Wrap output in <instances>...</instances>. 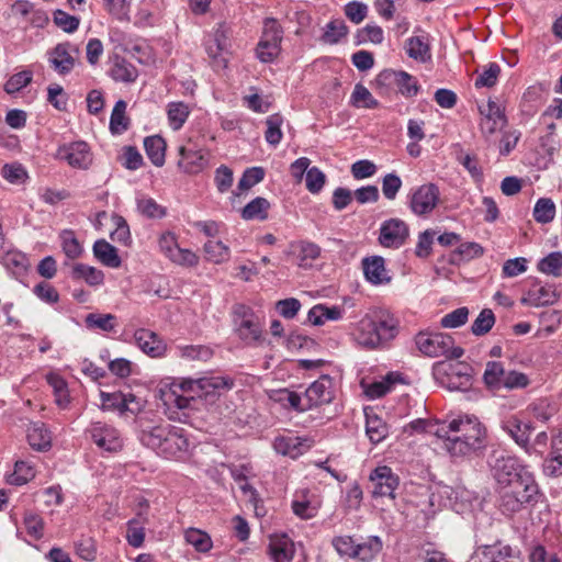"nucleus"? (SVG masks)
Returning <instances> with one entry per match:
<instances>
[{
	"label": "nucleus",
	"mask_w": 562,
	"mask_h": 562,
	"mask_svg": "<svg viewBox=\"0 0 562 562\" xmlns=\"http://www.w3.org/2000/svg\"><path fill=\"white\" fill-rule=\"evenodd\" d=\"M436 436L443 440L442 448L453 457L469 456L486 443V429L475 416H458L443 423Z\"/></svg>",
	"instance_id": "1"
},
{
	"label": "nucleus",
	"mask_w": 562,
	"mask_h": 562,
	"mask_svg": "<svg viewBox=\"0 0 562 562\" xmlns=\"http://www.w3.org/2000/svg\"><path fill=\"white\" fill-rule=\"evenodd\" d=\"M398 334V321L386 311H375L362 317L355 334L357 342L366 349H383Z\"/></svg>",
	"instance_id": "2"
},
{
	"label": "nucleus",
	"mask_w": 562,
	"mask_h": 562,
	"mask_svg": "<svg viewBox=\"0 0 562 562\" xmlns=\"http://www.w3.org/2000/svg\"><path fill=\"white\" fill-rule=\"evenodd\" d=\"M539 486L531 474H522L499 487V509L512 516L528 505L537 503Z\"/></svg>",
	"instance_id": "3"
},
{
	"label": "nucleus",
	"mask_w": 562,
	"mask_h": 562,
	"mask_svg": "<svg viewBox=\"0 0 562 562\" xmlns=\"http://www.w3.org/2000/svg\"><path fill=\"white\" fill-rule=\"evenodd\" d=\"M415 344L418 350L427 357H445L446 359H459L464 350L454 346V339L443 333H424L420 331L415 337Z\"/></svg>",
	"instance_id": "4"
},
{
	"label": "nucleus",
	"mask_w": 562,
	"mask_h": 562,
	"mask_svg": "<svg viewBox=\"0 0 562 562\" xmlns=\"http://www.w3.org/2000/svg\"><path fill=\"white\" fill-rule=\"evenodd\" d=\"M472 367L467 362L438 361L432 367L434 376L451 391H467L472 385Z\"/></svg>",
	"instance_id": "5"
},
{
	"label": "nucleus",
	"mask_w": 562,
	"mask_h": 562,
	"mask_svg": "<svg viewBox=\"0 0 562 562\" xmlns=\"http://www.w3.org/2000/svg\"><path fill=\"white\" fill-rule=\"evenodd\" d=\"M282 33L281 26L274 19L265 20L262 35L257 45V56L262 63H270L278 56Z\"/></svg>",
	"instance_id": "6"
},
{
	"label": "nucleus",
	"mask_w": 562,
	"mask_h": 562,
	"mask_svg": "<svg viewBox=\"0 0 562 562\" xmlns=\"http://www.w3.org/2000/svg\"><path fill=\"white\" fill-rule=\"evenodd\" d=\"M303 395L306 411L329 404L335 397L334 380L329 375H322L305 390Z\"/></svg>",
	"instance_id": "7"
},
{
	"label": "nucleus",
	"mask_w": 562,
	"mask_h": 562,
	"mask_svg": "<svg viewBox=\"0 0 562 562\" xmlns=\"http://www.w3.org/2000/svg\"><path fill=\"white\" fill-rule=\"evenodd\" d=\"M92 441L103 451L117 452L123 448V440L116 428L113 426L95 422L87 429Z\"/></svg>",
	"instance_id": "8"
},
{
	"label": "nucleus",
	"mask_w": 562,
	"mask_h": 562,
	"mask_svg": "<svg viewBox=\"0 0 562 562\" xmlns=\"http://www.w3.org/2000/svg\"><path fill=\"white\" fill-rule=\"evenodd\" d=\"M158 244L160 251L173 263L184 267H194L199 262V258L193 251L179 247L176 235L170 232L164 233Z\"/></svg>",
	"instance_id": "9"
},
{
	"label": "nucleus",
	"mask_w": 562,
	"mask_h": 562,
	"mask_svg": "<svg viewBox=\"0 0 562 562\" xmlns=\"http://www.w3.org/2000/svg\"><path fill=\"white\" fill-rule=\"evenodd\" d=\"M472 562H521L520 551L509 544L496 542L480 547L475 551Z\"/></svg>",
	"instance_id": "10"
},
{
	"label": "nucleus",
	"mask_w": 562,
	"mask_h": 562,
	"mask_svg": "<svg viewBox=\"0 0 562 562\" xmlns=\"http://www.w3.org/2000/svg\"><path fill=\"white\" fill-rule=\"evenodd\" d=\"M407 224L400 218L384 221L380 227L379 243L386 248H400L408 238Z\"/></svg>",
	"instance_id": "11"
},
{
	"label": "nucleus",
	"mask_w": 562,
	"mask_h": 562,
	"mask_svg": "<svg viewBox=\"0 0 562 562\" xmlns=\"http://www.w3.org/2000/svg\"><path fill=\"white\" fill-rule=\"evenodd\" d=\"M373 497L394 498V492L398 486V476L386 465L375 468L370 474Z\"/></svg>",
	"instance_id": "12"
},
{
	"label": "nucleus",
	"mask_w": 562,
	"mask_h": 562,
	"mask_svg": "<svg viewBox=\"0 0 562 562\" xmlns=\"http://www.w3.org/2000/svg\"><path fill=\"white\" fill-rule=\"evenodd\" d=\"M234 386V380L223 375H210L200 378L198 397L206 404L213 405L222 394Z\"/></svg>",
	"instance_id": "13"
},
{
	"label": "nucleus",
	"mask_w": 562,
	"mask_h": 562,
	"mask_svg": "<svg viewBox=\"0 0 562 562\" xmlns=\"http://www.w3.org/2000/svg\"><path fill=\"white\" fill-rule=\"evenodd\" d=\"M439 200V189L434 183L420 186L412 193L411 209L416 215L430 213Z\"/></svg>",
	"instance_id": "14"
},
{
	"label": "nucleus",
	"mask_w": 562,
	"mask_h": 562,
	"mask_svg": "<svg viewBox=\"0 0 562 562\" xmlns=\"http://www.w3.org/2000/svg\"><path fill=\"white\" fill-rule=\"evenodd\" d=\"M494 473L499 487L521 477L522 474H530L519 464L516 458L509 456H502L496 459Z\"/></svg>",
	"instance_id": "15"
},
{
	"label": "nucleus",
	"mask_w": 562,
	"mask_h": 562,
	"mask_svg": "<svg viewBox=\"0 0 562 562\" xmlns=\"http://www.w3.org/2000/svg\"><path fill=\"white\" fill-rule=\"evenodd\" d=\"M502 428L519 447L530 453V435L535 429L531 423H525L518 416H510L502 423Z\"/></svg>",
	"instance_id": "16"
},
{
	"label": "nucleus",
	"mask_w": 562,
	"mask_h": 562,
	"mask_svg": "<svg viewBox=\"0 0 562 562\" xmlns=\"http://www.w3.org/2000/svg\"><path fill=\"white\" fill-rule=\"evenodd\" d=\"M189 440L184 435V430L179 427H169V434L166 436L158 454L166 458H179L189 449Z\"/></svg>",
	"instance_id": "17"
},
{
	"label": "nucleus",
	"mask_w": 562,
	"mask_h": 562,
	"mask_svg": "<svg viewBox=\"0 0 562 562\" xmlns=\"http://www.w3.org/2000/svg\"><path fill=\"white\" fill-rule=\"evenodd\" d=\"M379 83H396L400 92L405 97H413L418 93L419 87L416 80L405 71L383 70L379 74Z\"/></svg>",
	"instance_id": "18"
},
{
	"label": "nucleus",
	"mask_w": 562,
	"mask_h": 562,
	"mask_svg": "<svg viewBox=\"0 0 562 562\" xmlns=\"http://www.w3.org/2000/svg\"><path fill=\"white\" fill-rule=\"evenodd\" d=\"M134 339L138 348L153 358L161 357L166 352L167 346L164 340L149 329H137Z\"/></svg>",
	"instance_id": "19"
},
{
	"label": "nucleus",
	"mask_w": 562,
	"mask_h": 562,
	"mask_svg": "<svg viewBox=\"0 0 562 562\" xmlns=\"http://www.w3.org/2000/svg\"><path fill=\"white\" fill-rule=\"evenodd\" d=\"M178 166L184 173L198 175L204 171L209 160L202 150H193L187 147L179 148Z\"/></svg>",
	"instance_id": "20"
},
{
	"label": "nucleus",
	"mask_w": 562,
	"mask_h": 562,
	"mask_svg": "<svg viewBox=\"0 0 562 562\" xmlns=\"http://www.w3.org/2000/svg\"><path fill=\"white\" fill-rule=\"evenodd\" d=\"M228 38L224 31L217 30L207 43H206V53L209 57L212 59L213 66L216 68H226L227 58L226 54L228 53Z\"/></svg>",
	"instance_id": "21"
},
{
	"label": "nucleus",
	"mask_w": 562,
	"mask_h": 562,
	"mask_svg": "<svg viewBox=\"0 0 562 562\" xmlns=\"http://www.w3.org/2000/svg\"><path fill=\"white\" fill-rule=\"evenodd\" d=\"M70 49L69 43H59L49 53V63L59 75H67L75 67V58Z\"/></svg>",
	"instance_id": "22"
},
{
	"label": "nucleus",
	"mask_w": 562,
	"mask_h": 562,
	"mask_svg": "<svg viewBox=\"0 0 562 562\" xmlns=\"http://www.w3.org/2000/svg\"><path fill=\"white\" fill-rule=\"evenodd\" d=\"M559 299L554 286L543 285L531 288L525 296L521 297L520 303L522 305H530L535 307L552 305Z\"/></svg>",
	"instance_id": "23"
},
{
	"label": "nucleus",
	"mask_w": 562,
	"mask_h": 562,
	"mask_svg": "<svg viewBox=\"0 0 562 562\" xmlns=\"http://www.w3.org/2000/svg\"><path fill=\"white\" fill-rule=\"evenodd\" d=\"M366 279L372 284L389 283L391 278L385 269V261L380 256L364 258L362 260Z\"/></svg>",
	"instance_id": "24"
},
{
	"label": "nucleus",
	"mask_w": 562,
	"mask_h": 562,
	"mask_svg": "<svg viewBox=\"0 0 562 562\" xmlns=\"http://www.w3.org/2000/svg\"><path fill=\"white\" fill-rule=\"evenodd\" d=\"M64 158L72 167L87 169L92 162L90 147L86 142L72 143L66 150Z\"/></svg>",
	"instance_id": "25"
},
{
	"label": "nucleus",
	"mask_w": 562,
	"mask_h": 562,
	"mask_svg": "<svg viewBox=\"0 0 562 562\" xmlns=\"http://www.w3.org/2000/svg\"><path fill=\"white\" fill-rule=\"evenodd\" d=\"M306 441V439H302L300 437L280 436L274 439L273 448L278 453L289 456L294 459L301 456L304 450L308 448Z\"/></svg>",
	"instance_id": "26"
},
{
	"label": "nucleus",
	"mask_w": 562,
	"mask_h": 562,
	"mask_svg": "<svg viewBox=\"0 0 562 562\" xmlns=\"http://www.w3.org/2000/svg\"><path fill=\"white\" fill-rule=\"evenodd\" d=\"M268 552L273 562H291L294 557V543L286 536L271 538Z\"/></svg>",
	"instance_id": "27"
},
{
	"label": "nucleus",
	"mask_w": 562,
	"mask_h": 562,
	"mask_svg": "<svg viewBox=\"0 0 562 562\" xmlns=\"http://www.w3.org/2000/svg\"><path fill=\"white\" fill-rule=\"evenodd\" d=\"M235 324L239 338L246 344L254 345L262 341V327L258 316L239 322L235 321Z\"/></svg>",
	"instance_id": "28"
},
{
	"label": "nucleus",
	"mask_w": 562,
	"mask_h": 562,
	"mask_svg": "<svg viewBox=\"0 0 562 562\" xmlns=\"http://www.w3.org/2000/svg\"><path fill=\"white\" fill-rule=\"evenodd\" d=\"M366 413V434L373 445L380 443L389 435L386 423L375 413L364 411Z\"/></svg>",
	"instance_id": "29"
},
{
	"label": "nucleus",
	"mask_w": 562,
	"mask_h": 562,
	"mask_svg": "<svg viewBox=\"0 0 562 562\" xmlns=\"http://www.w3.org/2000/svg\"><path fill=\"white\" fill-rule=\"evenodd\" d=\"M169 427L170 425L168 424H161L144 428L139 434V440L144 446L158 453L164 440H166V436L169 434Z\"/></svg>",
	"instance_id": "30"
},
{
	"label": "nucleus",
	"mask_w": 562,
	"mask_h": 562,
	"mask_svg": "<svg viewBox=\"0 0 562 562\" xmlns=\"http://www.w3.org/2000/svg\"><path fill=\"white\" fill-rule=\"evenodd\" d=\"M93 255L102 265L110 268H119L122 263L116 248L104 239L94 243Z\"/></svg>",
	"instance_id": "31"
},
{
	"label": "nucleus",
	"mask_w": 562,
	"mask_h": 562,
	"mask_svg": "<svg viewBox=\"0 0 562 562\" xmlns=\"http://www.w3.org/2000/svg\"><path fill=\"white\" fill-rule=\"evenodd\" d=\"M292 248L301 268H310L312 262L321 255V247L307 240H301L292 245Z\"/></svg>",
	"instance_id": "32"
},
{
	"label": "nucleus",
	"mask_w": 562,
	"mask_h": 562,
	"mask_svg": "<svg viewBox=\"0 0 562 562\" xmlns=\"http://www.w3.org/2000/svg\"><path fill=\"white\" fill-rule=\"evenodd\" d=\"M344 310L339 306H325L317 304L307 314V319L315 326L323 325L325 321H337L342 317Z\"/></svg>",
	"instance_id": "33"
},
{
	"label": "nucleus",
	"mask_w": 562,
	"mask_h": 562,
	"mask_svg": "<svg viewBox=\"0 0 562 562\" xmlns=\"http://www.w3.org/2000/svg\"><path fill=\"white\" fill-rule=\"evenodd\" d=\"M144 147L149 160L157 167L165 164L166 142L159 135L148 136L144 139Z\"/></svg>",
	"instance_id": "34"
},
{
	"label": "nucleus",
	"mask_w": 562,
	"mask_h": 562,
	"mask_svg": "<svg viewBox=\"0 0 562 562\" xmlns=\"http://www.w3.org/2000/svg\"><path fill=\"white\" fill-rule=\"evenodd\" d=\"M126 106L124 100H119L112 110L109 128L113 135H121L130 128L131 121L126 116Z\"/></svg>",
	"instance_id": "35"
},
{
	"label": "nucleus",
	"mask_w": 562,
	"mask_h": 562,
	"mask_svg": "<svg viewBox=\"0 0 562 562\" xmlns=\"http://www.w3.org/2000/svg\"><path fill=\"white\" fill-rule=\"evenodd\" d=\"M27 440L32 448L44 451L52 445V436L42 423L33 424L27 430Z\"/></svg>",
	"instance_id": "36"
},
{
	"label": "nucleus",
	"mask_w": 562,
	"mask_h": 562,
	"mask_svg": "<svg viewBox=\"0 0 562 562\" xmlns=\"http://www.w3.org/2000/svg\"><path fill=\"white\" fill-rule=\"evenodd\" d=\"M405 50L411 58L423 63L431 57L428 41L424 36L408 38L405 43Z\"/></svg>",
	"instance_id": "37"
},
{
	"label": "nucleus",
	"mask_w": 562,
	"mask_h": 562,
	"mask_svg": "<svg viewBox=\"0 0 562 562\" xmlns=\"http://www.w3.org/2000/svg\"><path fill=\"white\" fill-rule=\"evenodd\" d=\"M71 276L74 279L85 280L89 285H100L104 281V273L91 266L76 263L72 267Z\"/></svg>",
	"instance_id": "38"
},
{
	"label": "nucleus",
	"mask_w": 562,
	"mask_h": 562,
	"mask_svg": "<svg viewBox=\"0 0 562 562\" xmlns=\"http://www.w3.org/2000/svg\"><path fill=\"white\" fill-rule=\"evenodd\" d=\"M187 543L191 544L198 552L206 553L213 547V541L209 533L198 528H189L184 531Z\"/></svg>",
	"instance_id": "39"
},
{
	"label": "nucleus",
	"mask_w": 562,
	"mask_h": 562,
	"mask_svg": "<svg viewBox=\"0 0 562 562\" xmlns=\"http://www.w3.org/2000/svg\"><path fill=\"white\" fill-rule=\"evenodd\" d=\"M23 526L31 539L37 541L44 537L45 522L41 515L26 510L23 515Z\"/></svg>",
	"instance_id": "40"
},
{
	"label": "nucleus",
	"mask_w": 562,
	"mask_h": 562,
	"mask_svg": "<svg viewBox=\"0 0 562 562\" xmlns=\"http://www.w3.org/2000/svg\"><path fill=\"white\" fill-rule=\"evenodd\" d=\"M348 34V26L341 19H336L328 22L322 35V41L326 44H337L342 37Z\"/></svg>",
	"instance_id": "41"
},
{
	"label": "nucleus",
	"mask_w": 562,
	"mask_h": 562,
	"mask_svg": "<svg viewBox=\"0 0 562 562\" xmlns=\"http://www.w3.org/2000/svg\"><path fill=\"white\" fill-rule=\"evenodd\" d=\"M85 323L90 329L112 331L116 326V317L113 314L90 313L86 316Z\"/></svg>",
	"instance_id": "42"
},
{
	"label": "nucleus",
	"mask_w": 562,
	"mask_h": 562,
	"mask_svg": "<svg viewBox=\"0 0 562 562\" xmlns=\"http://www.w3.org/2000/svg\"><path fill=\"white\" fill-rule=\"evenodd\" d=\"M555 217V204L549 198L539 199L533 207V218L537 223L548 224Z\"/></svg>",
	"instance_id": "43"
},
{
	"label": "nucleus",
	"mask_w": 562,
	"mask_h": 562,
	"mask_svg": "<svg viewBox=\"0 0 562 562\" xmlns=\"http://www.w3.org/2000/svg\"><path fill=\"white\" fill-rule=\"evenodd\" d=\"M269 202L265 198H256L241 211L244 220H266L268 217Z\"/></svg>",
	"instance_id": "44"
},
{
	"label": "nucleus",
	"mask_w": 562,
	"mask_h": 562,
	"mask_svg": "<svg viewBox=\"0 0 562 562\" xmlns=\"http://www.w3.org/2000/svg\"><path fill=\"white\" fill-rule=\"evenodd\" d=\"M350 103L356 108L364 109H375L379 106V101L373 98L369 89L361 83L355 86Z\"/></svg>",
	"instance_id": "45"
},
{
	"label": "nucleus",
	"mask_w": 562,
	"mask_h": 562,
	"mask_svg": "<svg viewBox=\"0 0 562 562\" xmlns=\"http://www.w3.org/2000/svg\"><path fill=\"white\" fill-rule=\"evenodd\" d=\"M47 383L52 386L55 394V402L60 407H66L69 403V395L66 381L56 373L46 375Z\"/></svg>",
	"instance_id": "46"
},
{
	"label": "nucleus",
	"mask_w": 562,
	"mask_h": 562,
	"mask_svg": "<svg viewBox=\"0 0 562 562\" xmlns=\"http://www.w3.org/2000/svg\"><path fill=\"white\" fill-rule=\"evenodd\" d=\"M382 550L379 537H371L367 541L356 544L355 559L361 561L372 560Z\"/></svg>",
	"instance_id": "47"
},
{
	"label": "nucleus",
	"mask_w": 562,
	"mask_h": 562,
	"mask_svg": "<svg viewBox=\"0 0 562 562\" xmlns=\"http://www.w3.org/2000/svg\"><path fill=\"white\" fill-rule=\"evenodd\" d=\"M137 76V69L124 59L115 61L111 69V77L115 81L134 82Z\"/></svg>",
	"instance_id": "48"
},
{
	"label": "nucleus",
	"mask_w": 562,
	"mask_h": 562,
	"mask_svg": "<svg viewBox=\"0 0 562 562\" xmlns=\"http://www.w3.org/2000/svg\"><path fill=\"white\" fill-rule=\"evenodd\" d=\"M189 106L183 102H171L168 104V120L173 130H179L189 116Z\"/></svg>",
	"instance_id": "49"
},
{
	"label": "nucleus",
	"mask_w": 562,
	"mask_h": 562,
	"mask_svg": "<svg viewBox=\"0 0 562 562\" xmlns=\"http://www.w3.org/2000/svg\"><path fill=\"white\" fill-rule=\"evenodd\" d=\"M528 411L535 418L544 423L557 413V406L549 398H540L531 403Z\"/></svg>",
	"instance_id": "50"
},
{
	"label": "nucleus",
	"mask_w": 562,
	"mask_h": 562,
	"mask_svg": "<svg viewBox=\"0 0 562 562\" xmlns=\"http://www.w3.org/2000/svg\"><path fill=\"white\" fill-rule=\"evenodd\" d=\"M206 259L214 263H222L229 258V248L220 240H209L204 245Z\"/></svg>",
	"instance_id": "51"
},
{
	"label": "nucleus",
	"mask_w": 562,
	"mask_h": 562,
	"mask_svg": "<svg viewBox=\"0 0 562 562\" xmlns=\"http://www.w3.org/2000/svg\"><path fill=\"white\" fill-rule=\"evenodd\" d=\"M505 369L502 362L488 361L483 374L484 383L488 387H499L505 376Z\"/></svg>",
	"instance_id": "52"
},
{
	"label": "nucleus",
	"mask_w": 562,
	"mask_h": 562,
	"mask_svg": "<svg viewBox=\"0 0 562 562\" xmlns=\"http://www.w3.org/2000/svg\"><path fill=\"white\" fill-rule=\"evenodd\" d=\"M495 324V315L492 310L483 308L477 317L474 319L471 331L475 336H483L487 334Z\"/></svg>",
	"instance_id": "53"
},
{
	"label": "nucleus",
	"mask_w": 562,
	"mask_h": 562,
	"mask_svg": "<svg viewBox=\"0 0 562 562\" xmlns=\"http://www.w3.org/2000/svg\"><path fill=\"white\" fill-rule=\"evenodd\" d=\"M538 270L542 273L559 277L562 270V254L554 251L538 262Z\"/></svg>",
	"instance_id": "54"
},
{
	"label": "nucleus",
	"mask_w": 562,
	"mask_h": 562,
	"mask_svg": "<svg viewBox=\"0 0 562 562\" xmlns=\"http://www.w3.org/2000/svg\"><path fill=\"white\" fill-rule=\"evenodd\" d=\"M274 400L283 406L293 408L296 412H306V408L304 407V395H300L296 392H292L286 389L280 390L277 392Z\"/></svg>",
	"instance_id": "55"
},
{
	"label": "nucleus",
	"mask_w": 562,
	"mask_h": 562,
	"mask_svg": "<svg viewBox=\"0 0 562 562\" xmlns=\"http://www.w3.org/2000/svg\"><path fill=\"white\" fill-rule=\"evenodd\" d=\"M61 247L65 255L75 259L78 258L82 252V247L75 236V233L70 229H65L60 233Z\"/></svg>",
	"instance_id": "56"
},
{
	"label": "nucleus",
	"mask_w": 562,
	"mask_h": 562,
	"mask_svg": "<svg viewBox=\"0 0 562 562\" xmlns=\"http://www.w3.org/2000/svg\"><path fill=\"white\" fill-rule=\"evenodd\" d=\"M384 40L383 30L378 25H367L358 30L356 34V45H362L371 42L373 44H381Z\"/></svg>",
	"instance_id": "57"
},
{
	"label": "nucleus",
	"mask_w": 562,
	"mask_h": 562,
	"mask_svg": "<svg viewBox=\"0 0 562 562\" xmlns=\"http://www.w3.org/2000/svg\"><path fill=\"white\" fill-rule=\"evenodd\" d=\"M32 78L33 72L31 70H23L14 74L4 83V91L8 94H14L31 83Z\"/></svg>",
	"instance_id": "58"
},
{
	"label": "nucleus",
	"mask_w": 562,
	"mask_h": 562,
	"mask_svg": "<svg viewBox=\"0 0 562 562\" xmlns=\"http://www.w3.org/2000/svg\"><path fill=\"white\" fill-rule=\"evenodd\" d=\"M35 476V470L25 461H16L14 472L10 476V483L13 485H23Z\"/></svg>",
	"instance_id": "59"
},
{
	"label": "nucleus",
	"mask_w": 562,
	"mask_h": 562,
	"mask_svg": "<svg viewBox=\"0 0 562 562\" xmlns=\"http://www.w3.org/2000/svg\"><path fill=\"white\" fill-rule=\"evenodd\" d=\"M283 119L280 114L270 115L267 121L266 140L271 145H278L282 138L281 125Z\"/></svg>",
	"instance_id": "60"
},
{
	"label": "nucleus",
	"mask_w": 562,
	"mask_h": 562,
	"mask_svg": "<svg viewBox=\"0 0 562 562\" xmlns=\"http://www.w3.org/2000/svg\"><path fill=\"white\" fill-rule=\"evenodd\" d=\"M138 211L149 218H161L166 215V209L151 198H142L137 201Z\"/></svg>",
	"instance_id": "61"
},
{
	"label": "nucleus",
	"mask_w": 562,
	"mask_h": 562,
	"mask_svg": "<svg viewBox=\"0 0 562 562\" xmlns=\"http://www.w3.org/2000/svg\"><path fill=\"white\" fill-rule=\"evenodd\" d=\"M119 161L128 170H136L143 164L140 153L133 146H125L119 156Z\"/></svg>",
	"instance_id": "62"
},
{
	"label": "nucleus",
	"mask_w": 562,
	"mask_h": 562,
	"mask_svg": "<svg viewBox=\"0 0 562 562\" xmlns=\"http://www.w3.org/2000/svg\"><path fill=\"white\" fill-rule=\"evenodd\" d=\"M468 316H469L468 307H459V308L446 314L441 318L440 325L443 328H457L467 323Z\"/></svg>",
	"instance_id": "63"
},
{
	"label": "nucleus",
	"mask_w": 562,
	"mask_h": 562,
	"mask_svg": "<svg viewBox=\"0 0 562 562\" xmlns=\"http://www.w3.org/2000/svg\"><path fill=\"white\" fill-rule=\"evenodd\" d=\"M54 23L66 33H74L78 30L80 20L63 10L54 12Z\"/></svg>",
	"instance_id": "64"
}]
</instances>
